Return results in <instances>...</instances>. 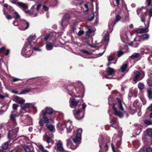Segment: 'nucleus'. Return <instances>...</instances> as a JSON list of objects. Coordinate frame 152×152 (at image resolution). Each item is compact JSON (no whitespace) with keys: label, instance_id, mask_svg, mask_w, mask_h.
I'll return each instance as SVG.
<instances>
[{"label":"nucleus","instance_id":"nucleus-44","mask_svg":"<svg viewBox=\"0 0 152 152\" xmlns=\"http://www.w3.org/2000/svg\"><path fill=\"white\" fill-rule=\"evenodd\" d=\"M11 2L13 4H16L17 6H18V3L20 2L18 1V0H12Z\"/></svg>","mask_w":152,"mask_h":152},{"label":"nucleus","instance_id":"nucleus-6","mask_svg":"<svg viewBox=\"0 0 152 152\" xmlns=\"http://www.w3.org/2000/svg\"><path fill=\"white\" fill-rule=\"evenodd\" d=\"M54 148L57 151L63 152L64 151L63 143L60 140H58L56 142V146L54 147Z\"/></svg>","mask_w":152,"mask_h":152},{"label":"nucleus","instance_id":"nucleus-12","mask_svg":"<svg viewBox=\"0 0 152 152\" xmlns=\"http://www.w3.org/2000/svg\"><path fill=\"white\" fill-rule=\"evenodd\" d=\"M79 100H76L75 99H72L70 104V107L72 108H73V106H76L79 102Z\"/></svg>","mask_w":152,"mask_h":152},{"label":"nucleus","instance_id":"nucleus-29","mask_svg":"<svg viewBox=\"0 0 152 152\" xmlns=\"http://www.w3.org/2000/svg\"><path fill=\"white\" fill-rule=\"evenodd\" d=\"M8 147V144L7 142H5L3 143L2 145V148L4 150L7 149Z\"/></svg>","mask_w":152,"mask_h":152},{"label":"nucleus","instance_id":"nucleus-39","mask_svg":"<svg viewBox=\"0 0 152 152\" xmlns=\"http://www.w3.org/2000/svg\"><path fill=\"white\" fill-rule=\"evenodd\" d=\"M14 14L15 15V16L14 18L16 19H20V16L18 14V13L16 12H14Z\"/></svg>","mask_w":152,"mask_h":152},{"label":"nucleus","instance_id":"nucleus-55","mask_svg":"<svg viewBox=\"0 0 152 152\" xmlns=\"http://www.w3.org/2000/svg\"><path fill=\"white\" fill-rule=\"evenodd\" d=\"M147 152H152V148L151 147H148L146 149Z\"/></svg>","mask_w":152,"mask_h":152},{"label":"nucleus","instance_id":"nucleus-16","mask_svg":"<svg viewBox=\"0 0 152 152\" xmlns=\"http://www.w3.org/2000/svg\"><path fill=\"white\" fill-rule=\"evenodd\" d=\"M34 104L32 103H26L24 105L21 106V107L23 109H25L26 108H29L30 107H34Z\"/></svg>","mask_w":152,"mask_h":152},{"label":"nucleus","instance_id":"nucleus-42","mask_svg":"<svg viewBox=\"0 0 152 152\" xmlns=\"http://www.w3.org/2000/svg\"><path fill=\"white\" fill-rule=\"evenodd\" d=\"M45 123V121L43 120L40 119L39 121V124L40 126H42L44 125V124Z\"/></svg>","mask_w":152,"mask_h":152},{"label":"nucleus","instance_id":"nucleus-15","mask_svg":"<svg viewBox=\"0 0 152 152\" xmlns=\"http://www.w3.org/2000/svg\"><path fill=\"white\" fill-rule=\"evenodd\" d=\"M128 68V64L126 62L123 63L121 67V69L122 72H124L126 71Z\"/></svg>","mask_w":152,"mask_h":152},{"label":"nucleus","instance_id":"nucleus-31","mask_svg":"<svg viewBox=\"0 0 152 152\" xmlns=\"http://www.w3.org/2000/svg\"><path fill=\"white\" fill-rule=\"evenodd\" d=\"M109 40V34H107L104 37V41L105 43L107 44Z\"/></svg>","mask_w":152,"mask_h":152},{"label":"nucleus","instance_id":"nucleus-5","mask_svg":"<svg viewBox=\"0 0 152 152\" xmlns=\"http://www.w3.org/2000/svg\"><path fill=\"white\" fill-rule=\"evenodd\" d=\"M18 6L26 14H30V11L28 9V6L26 4L20 2L18 3Z\"/></svg>","mask_w":152,"mask_h":152},{"label":"nucleus","instance_id":"nucleus-28","mask_svg":"<svg viewBox=\"0 0 152 152\" xmlns=\"http://www.w3.org/2000/svg\"><path fill=\"white\" fill-rule=\"evenodd\" d=\"M31 89L30 88H27L24 90H23L22 91L20 92L18 94H26L27 93H28L29 92L31 91Z\"/></svg>","mask_w":152,"mask_h":152},{"label":"nucleus","instance_id":"nucleus-64","mask_svg":"<svg viewBox=\"0 0 152 152\" xmlns=\"http://www.w3.org/2000/svg\"><path fill=\"white\" fill-rule=\"evenodd\" d=\"M148 109L150 111L152 112V104H151V106L148 107Z\"/></svg>","mask_w":152,"mask_h":152},{"label":"nucleus","instance_id":"nucleus-40","mask_svg":"<svg viewBox=\"0 0 152 152\" xmlns=\"http://www.w3.org/2000/svg\"><path fill=\"white\" fill-rule=\"evenodd\" d=\"M29 23L26 21H25L24 23V26H25L26 27L23 30H25L28 28L29 27Z\"/></svg>","mask_w":152,"mask_h":152},{"label":"nucleus","instance_id":"nucleus-60","mask_svg":"<svg viewBox=\"0 0 152 152\" xmlns=\"http://www.w3.org/2000/svg\"><path fill=\"white\" fill-rule=\"evenodd\" d=\"M82 109L83 111L85 110V108L86 107V105L85 104V103H83L82 105Z\"/></svg>","mask_w":152,"mask_h":152},{"label":"nucleus","instance_id":"nucleus-52","mask_svg":"<svg viewBox=\"0 0 152 152\" xmlns=\"http://www.w3.org/2000/svg\"><path fill=\"white\" fill-rule=\"evenodd\" d=\"M108 99L109 100V104H112V102H111L112 100V97L111 96H110Z\"/></svg>","mask_w":152,"mask_h":152},{"label":"nucleus","instance_id":"nucleus-62","mask_svg":"<svg viewBox=\"0 0 152 152\" xmlns=\"http://www.w3.org/2000/svg\"><path fill=\"white\" fill-rule=\"evenodd\" d=\"M111 146H112V150L113 151V152H115V146H114V145L113 144H111Z\"/></svg>","mask_w":152,"mask_h":152},{"label":"nucleus","instance_id":"nucleus-14","mask_svg":"<svg viewBox=\"0 0 152 152\" xmlns=\"http://www.w3.org/2000/svg\"><path fill=\"white\" fill-rule=\"evenodd\" d=\"M80 112H81V111H80V110H78L77 111L74 110L73 111V113L75 116V118L77 120H80L83 117V115L80 118H79L78 117V116L79 115V114L80 113Z\"/></svg>","mask_w":152,"mask_h":152},{"label":"nucleus","instance_id":"nucleus-20","mask_svg":"<svg viewBox=\"0 0 152 152\" xmlns=\"http://www.w3.org/2000/svg\"><path fill=\"white\" fill-rule=\"evenodd\" d=\"M121 16L119 13L116 14L115 15L114 25H115L116 23L119 22L121 20Z\"/></svg>","mask_w":152,"mask_h":152},{"label":"nucleus","instance_id":"nucleus-48","mask_svg":"<svg viewBox=\"0 0 152 152\" xmlns=\"http://www.w3.org/2000/svg\"><path fill=\"white\" fill-rule=\"evenodd\" d=\"M42 9L45 11H47L48 10V7L45 4L42 5Z\"/></svg>","mask_w":152,"mask_h":152},{"label":"nucleus","instance_id":"nucleus-50","mask_svg":"<svg viewBox=\"0 0 152 152\" xmlns=\"http://www.w3.org/2000/svg\"><path fill=\"white\" fill-rule=\"evenodd\" d=\"M93 30L91 28L89 27L88 28V30L86 32L88 33L91 34L93 32Z\"/></svg>","mask_w":152,"mask_h":152},{"label":"nucleus","instance_id":"nucleus-10","mask_svg":"<svg viewBox=\"0 0 152 152\" xmlns=\"http://www.w3.org/2000/svg\"><path fill=\"white\" fill-rule=\"evenodd\" d=\"M113 109L114 110V114L115 115L118 116L120 118L123 117L124 115L123 113L118 110L114 105L113 106Z\"/></svg>","mask_w":152,"mask_h":152},{"label":"nucleus","instance_id":"nucleus-13","mask_svg":"<svg viewBox=\"0 0 152 152\" xmlns=\"http://www.w3.org/2000/svg\"><path fill=\"white\" fill-rule=\"evenodd\" d=\"M148 27H147L145 28H139L136 31V32L138 34H141L147 32L148 31Z\"/></svg>","mask_w":152,"mask_h":152},{"label":"nucleus","instance_id":"nucleus-25","mask_svg":"<svg viewBox=\"0 0 152 152\" xmlns=\"http://www.w3.org/2000/svg\"><path fill=\"white\" fill-rule=\"evenodd\" d=\"M35 38L34 35H31L27 39V40L30 44L31 45V42L34 40Z\"/></svg>","mask_w":152,"mask_h":152},{"label":"nucleus","instance_id":"nucleus-7","mask_svg":"<svg viewBox=\"0 0 152 152\" xmlns=\"http://www.w3.org/2000/svg\"><path fill=\"white\" fill-rule=\"evenodd\" d=\"M42 119L45 121V123H50V122L52 123H53V119L50 118H49L47 116V115L46 114V113L44 110H43L42 111Z\"/></svg>","mask_w":152,"mask_h":152},{"label":"nucleus","instance_id":"nucleus-38","mask_svg":"<svg viewBox=\"0 0 152 152\" xmlns=\"http://www.w3.org/2000/svg\"><path fill=\"white\" fill-rule=\"evenodd\" d=\"M138 86V88L140 90H142L144 88V85L141 83H139Z\"/></svg>","mask_w":152,"mask_h":152},{"label":"nucleus","instance_id":"nucleus-33","mask_svg":"<svg viewBox=\"0 0 152 152\" xmlns=\"http://www.w3.org/2000/svg\"><path fill=\"white\" fill-rule=\"evenodd\" d=\"M146 14L145 13H142L141 15V19L142 21L145 22V17Z\"/></svg>","mask_w":152,"mask_h":152},{"label":"nucleus","instance_id":"nucleus-17","mask_svg":"<svg viewBox=\"0 0 152 152\" xmlns=\"http://www.w3.org/2000/svg\"><path fill=\"white\" fill-rule=\"evenodd\" d=\"M140 56V54L139 53H134L129 57L131 59H134L138 58Z\"/></svg>","mask_w":152,"mask_h":152},{"label":"nucleus","instance_id":"nucleus-8","mask_svg":"<svg viewBox=\"0 0 152 152\" xmlns=\"http://www.w3.org/2000/svg\"><path fill=\"white\" fill-rule=\"evenodd\" d=\"M106 71L107 72L108 75H105L104 77L107 79H110L111 77H110L109 75H113L115 74V70L113 69L110 67H108L107 68Z\"/></svg>","mask_w":152,"mask_h":152},{"label":"nucleus","instance_id":"nucleus-45","mask_svg":"<svg viewBox=\"0 0 152 152\" xmlns=\"http://www.w3.org/2000/svg\"><path fill=\"white\" fill-rule=\"evenodd\" d=\"M38 147L39 149L41 150L42 151V152H43L45 150V149H44L43 147L41 145H39L38 146Z\"/></svg>","mask_w":152,"mask_h":152},{"label":"nucleus","instance_id":"nucleus-22","mask_svg":"<svg viewBox=\"0 0 152 152\" xmlns=\"http://www.w3.org/2000/svg\"><path fill=\"white\" fill-rule=\"evenodd\" d=\"M145 133L152 138V129L149 128L147 129L145 131Z\"/></svg>","mask_w":152,"mask_h":152},{"label":"nucleus","instance_id":"nucleus-59","mask_svg":"<svg viewBox=\"0 0 152 152\" xmlns=\"http://www.w3.org/2000/svg\"><path fill=\"white\" fill-rule=\"evenodd\" d=\"M136 39H137V38H136L135 39V40L132 43H130L129 44V45H130L131 46H132L133 45L136 44L137 43L136 42H137V41Z\"/></svg>","mask_w":152,"mask_h":152},{"label":"nucleus","instance_id":"nucleus-63","mask_svg":"<svg viewBox=\"0 0 152 152\" xmlns=\"http://www.w3.org/2000/svg\"><path fill=\"white\" fill-rule=\"evenodd\" d=\"M147 50L149 52H151V49H149V48H146V49L145 50H145H144V52H145V53H148V52H145V51L146 50Z\"/></svg>","mask_w":152,"mask_h":152},{"label":"nucleus","instance_id":"nucleus-36","mask_svg":"<svg viewBox=\"0 0 152 152\" xmlns=\"http://www.w3.org/2000/svg\"><path fill=\"white\" fill-rule=\"evenodd\" d=\"M144 122L146 125H149L152 124V121L148 120H144Z\"/></svg>","mask_w":152,"mask_h":152},{"label":"nucleus","instance_id":"nucleus-57","mask_svg":"<svg viewBox=\"0 0 152 152\" xmlns=\"http://www.w3.org/2000/svg\"><path fill=\"white\" fill-rule=\"evenodd\" d=\"M5 49V47H3L0 48V54L3 52Z\"/></svg>","mask_w":152,"mask_h":152},{"label":"nucleus","instance_id":"nucleus-56","mask_svg":"<svg viewBox=\"0 0 152 152\" xmlns=\"http://www.w3.org/2000/svg\"><path fill=\"white\" fill-rule=\"evenodd\" d=\"M5 17L6 18L8 19H10L12 18V16L11 15H5Z\"/></svg>","mask_w":152,"mask_h":152},{"label":"nucleus","instance_id":"nucleus-41","mask_svg":"<svg viewBox=\"0 0 152 152\" xmlns=\"http://www.w3.org/2000/svg\"><path fill=\"white\" fill-rule=\"evenodd\" d=\"M146 137L145 136L142 137V140L144 143L146 144H148V139H146Z\"/></svg>","mask_w":152,"mask_h":152},{"label":"nucleus","instance_id":"nucleus-11","mask_svg":"<svg viewBox=\"0 0 152 152\" xmlns=\"http://www.w3.org/2000/svg\"><path fill=\"white\" fill-rule=\"evenodd\" d=\"M13 100L15 102L20 104H23L25 101V100L23 99L22 98L17 96L14 97Z\"/></svg>","mask_w":152,"mask_h":152},{"label":"nucleus","instance_id":"nucleus-21","mask_svg":"<svg viewBox=\"0 0 152 152\" xmlns=\"http://www.w3.org/2000/svg\"><path fill=\"white\" fill-rule=\"evenodd\" d=\"M47 127L52 132H55L54 126L52 125L47 124L46 125Z\"/></svg>","mask_w":152,"mask_h":152},{"label":"nucleus","instance_id":"nucleus-2","mask_svg":"<svg viewBox=\"0 0 152 152\" xmlns=\"http://www.w3.org/2000/svg\"><path fill=\"white\" fill-rule=\"evenodd\" d=\"M144 75L143 72H140L138 71H136L134 73L133 80L134 81L140 80L144 77Z\"/></svg>","mask_w":152,"mask_h":152},{"label":"nucleus","instance_id":"nucleus-19","mask_svg":"<svg viewBox=\"0 0 152 152\" xmlns=\"http://www.w3.org/2000/svg\"><path fill=\"white\" fill-rule=\"evenodd\" d=\"M53 44L49 42L46 43V49L47 50H51L53 48Z\"/></svg>","mask_w":152,"mask_h":152},{"label":"nucleus","instance_id":"nucleus-51","mask_svg":"<svg viewBox=\"0 0 152 152\" xmlns=\"http://www.w3.org/2000/svg\"><path fill=\"white\" fill-rule=\"evenodd\" d=\"M42 6V4L41 3H39L37 5V6L36 8V10L37 11H38L40 9V7Z\"/></svg>","mask_w":152,"mask_h":152},{"label":"nucleus","instance_id":"nucleus-32","mask_svg":"<svg viewBox=\"0 0 152 152\" xmlns=\"http://www.w3.org/2000/svg\"><path fill=\"white\" fill-rule=\"evenodd\" d=\"M75 28H74L73 29V31L74 32H75L79 36H80L82 35L84 33V31L83 30H80L79 31L77 32V31H75Z\"/></svg>","mask_w":152,"mask_h":152},{"label":"nucleus","instance_id":"nucleus-54","mask_svg":"<svg viewBox=\"0 0 152 152\" xmlns=\"http://www.w3.org/2000/svg\"><path fill=\"white\" fill-rule=\"evenodd\" d=\"M148 60L150 63L152 64V55H150L148 58Z\"/></svg>","mask_w":152,"mask_h":152},{"label":"nucleus","instance_id":"nucleus-1","mask_svg":"<svg viewBox=\"0 0 152 152\" xmlns=\"http://www.w3.org/2000/svg\"><path fill=\"white\" fill-rule=\"evenodd\" d=\"M82 130L79 129L77 130V133L74 137L72 138L73 142L72 143L71 141L69 140H67V146H70V148L72 150H74L78 146L81 140V134Z\"/></svg>","mask_w":152,"mask_h":152},{"label":"nucleus","instance_id":"nucleus-26","mask_svg":"<svg viewBox=\"0 0 152 152\" xmlns=\"http://www.w3.org/2000/svg\"><path fill=\"white\" fill-rule=\"evenodd\" d=\"M149 35L148 34H145L141 36V38L143 40H147L149 39Z\"/></svg>","mask_w":152,"mask_h":152},{"label":"nucleus","instance_id":"nucleus-9","mask_svg":"<svg viewBox=\"0 0 152 152\" xmlns=\"http://www.w3.org/2000/svg\"><path fill=\"white\" fill-rule=\"evenodd\" d=\"M72 122L69 120L65 124V126L67 132H70L73 128L72 124Z\"/></svg>","mask_w":152,"mask_h":152},{"label":"nucleus","instance_id":"nucleus-49","mask_svg":"<svg viewBox=\"0 0 152 152\" xmlns=\"http://www.w3.org/2000/svg\"><path fill=\"white\" fill-rule=\"evenodd\" d=\"M80 51L81 53H85L86 54H89V52L86 50H81Z\"/></svg>","mask_w":152,"mask_h":152},{"label":"nucleus","instance_id":"nucleus-37","mask_svg":"<svg viewBox=\"0 0 152 152\" xmlns=\"http://www.w3.org/2000/svg\"><path fill=\"white\" fill-rule=\"evenodd\" d=\"M117 56L118 57H120L124 54V52L122 51L121 50H120L117 51Z\"/></svg>","mask_w":152,"mask_h":152},{"label":"nucleus","instance_id":"nucleus-24","mask_svg":"<svg viewBox=\"0 0 152 152\" xmlns=\"http://www.w3.org/2000/svg\"><path fill=\"white\" fill-rule=\"evenodd\" d=\"M117 99L119 104L118 107L121 110L123 111L124 108L122 106L121 100L118 98H117Z\"/></svg>","mask_w":152,"mask_h":152},{"label":"nucleus","instance_id":"nucleus-47","mask_svg":"<svg viewBox=\"0 0 152 152\" xmlns=\"http://www.w3.org/2000/svg\"><path fill=\"white\" fill-rule=\"evenodd\" d=\"M148 85L152 87V81L150 79H148L147 80Z\"/></svg>","mask_w":152,"mask_h":152},{"label":"nucleus","instance_id":"nucleus-53","mask_svg":"<svg viewBox=\"0 0 152 152\" xmlns=\"http://www.w3.org/2000/svg\"><path fill=\"white\" fill-rule=\"evenodd\" d=\"M86 34L85 37V38L86 39H88L89 38L91 34L87 32H86Z\"/></svg>","mask_w":152,"mask_h":152},{"label":"nucleus","instance_id":"nucleus-61","mask_svg":"<svg viewBox=\"0 0 152 152\" xmlns=\"http://www.w3.org/2000/svg\"><path fill=\"white\" fill-rule=\"evenodd\" d=\"M20 79L17 78H14L12 79V81L15 82L20 80Z\"/></svg>","mask_w":152,"mask_h":152},{"label":"nucleus","instance_id":"nucleus-30","mask_svg":"<svg viewBox=\"0 0 152 152\" xmlns=\"http://www.w3.org/2000/svg\"><path fill=\"white\" fill-rule=\"evenodd\" d=\"M67 23V22L66 20H62L61 23V25L63 28H64L66 26Z\"/></svg>","mask_w":152,"mask_h":152},{"label":"nucleus","instance_id":"nucleus-18","mask_svg":"<svg viewBox=\"0 0 152 152\" xmlns=\"http://www.w3.org/2000/svg\"><path fill=\"white\" fill-rule=\"evenodd\" d=\"M23 148L26 152H34L33 151V148L31 146L24 145L23 146Z\"/></svg>","mask_w":152,"mask_h":152},{"label":"nucleus","instance_id":"nucleus-4","mask_svg":"<svg viewBox=\"0 0 152 152\" xmlns=\"http://www.w3.org/2000/svg\"><path fill=\"white\" fill-rule=\"evenodd\" d=\"M18 107V104H12V108L14 110L11 111V114L10 116V119L13 121L14 123V125L15 126L17 125V123L15 118V114H14V113L15 112V110H17Z\"/></svg>","mask_w":152,"mask_h":152},{"label":"nucleus","instance_id":"nucleus-27","mask_svg":"<svg viewBox=\"0 0 152 152\" xmlns=\"http://www.w3.org/2000/svg\"><path fill=\"white\" fill-rule=\"evenodd\" d=\"M110 123H111L112 124V127L115 128V129L118 128V126L117 124V123L113 120H112L111 121Z\"/></svg>","mask_w":152,"mask_h":152},{"label":"nucleus","instance_id":"nucleus-35","mask_svg":"<svg viewBox=\"0 0 152 152\" xmlns=\"http://www.w3.org/2000/svg\"><path fill=\"white\" fill-rule=\"evenodd\" d=\"M113 58L111 56H108V60L109 61V63L107 64V66H109L112 63L111 62H110L113 60Z\"/></svg>","mask_w":152,"mask_h":152},{"label":"nucleus","instance_id":"nucleus-43","mask_svg":"<svg viewBox=\"0 0 152 152\" xmlns=\"http://www.w3.org/2000/svg\"><path fill=\"white\" fill-rule=\"evenodd\" d=\"M51 36V35L50 34H47L45 37L44 38V39L45 41H47L49 38H50Z\"/></svg>","mask_w":152,"mask_h":152},{"label":"nucleus","instance_id":"nucleus-46","mask_svg":"<svg viewBox=\"0 0 152 152\" xmlns=\"http://www.w3.org/2000/svg\"><path fill=\"white\" fill-rule=\"evenodd\" d=\"M46 141L48 143L52 142L53 143V142L52 141V139L49 137H48L47 138Z\"/></svg>","mask_w":152,"mask_h":152},{"label":"nucleus","instance_id":"nucleus-58","mask_svg":"<svg viewBox=\"0 0 152 152\" xmlns=\"http://www.w3.org/2000/svg\"><path fill=\"white\" fill-rule=\"evenodd\" d=\"M146 1L148 3V6H149L151 5V0H146Z\"/></svg>","mask_w":152,"mask_h":152},{"label":"nucleus","instance_id":"nucleus-3","mask_svg":"<svg viewBox=\"0 0 152 152\" xmlns=\"http://www.w3.org/2000/svg\"><path fill=\"white\" fill-rule=\"evenodd\" d=\"M18 131V128H16L10 131L8 134V137L10 140H13L17 137V133Z\"/></svg>","mask_w":152,"mask_h":152},{"label":"nucleus","instance_id":"nucleus-34","mask_svg":"<svg viewBox=\"0 0 152 152\" xmlns=\"http://www.w3.org/2000/svg\"><path fill=\"white\" fill-rule=\"evenodd\" d=\"M148 96L150 99H152V91H151L149 89L147 90Z\"/></svg>","mask_w":152,"mask_h":152},{"label":"nucleus","instance_id":"nucleus-23","mask_svg":"<svg viewBox=\"0 0 152 152\" xmlns=\"http://www.w3.org/2000/svg\"><path fill=\"white\" fill-rule=\"evenodd\" d=\"M44 111L46 113V114L47 115L48 114H51L53 112V109L49 107L46 108L45 110H44Z\"/></svg>","mask_w":152,"mask_h":152}]
</instances>
